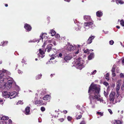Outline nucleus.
<instances>
[{"label":"nucleus","instance_id":"1","mask_svg":"<svg viewBox=\"0 0 124 124\" xmlns=\"http://www.w3.org/2000/svg\"><path fill=\"white\" fill-rule=\"evenodd\" d=\"M100 88L96 85H91L89 88L88 92L89 93L90 103L93 105L92 106L93 108L95 107V104H98L99 102L100 103H106L100 95Z\"/></svg>","mask_w":124,"mask_h":124},{"label":"nucleus","instance_id":"2","mask_svg":"<svg viewBox=\"0 0 124 124\" xmlns=\"http://www.w3.org/2000/svg\"><path fill=\"white\" fill-rule=\"evenodd\" d=\"M84 19L88 22L85 23L84 24L85 28L87 29L89 28L93 29L95 28V26L93 23V22L92 21L91 17L89 16H84Z\"/></svg>","mask_w":124,"mask_h":124},{"label":"nucleus","instance_id":"3","mask_svg":"<svg viewBox=\"0 0 124 124\" xmlns=\"http://www.w3.org/2000/svg\"><path fill=\"white\" fill-rule=\"evenodd\" d=\"M80 58H79L78 59H76L73 62L74 65L76 66L78 65V68L81 70L83 68L85 67V65H83L84 62V61L82 60L81 62Z\"/></svg>","mask_w":124,"mask_h":124},{"label":"nucleus","instance_id":"4","mask_svg":"<svg viewBox=\"0 0 124 124\" xmlns=\"http://www.w3.org/2000/svg\"><path fill=\"white\" fill-rule=\"evenodd\" d=\"M7 71L4 70H0V82L2 83L3 82H5L8 79V77L5 75V73Z\"/></svg>","mask_w":124,"mask_h":124},{"label":"nucleus","instance_id":"5","mask_svg":"<svg viewBox=\"0 0 124 124\" xmlns=\"http://www.w3.org/2000/svg\"><path fill=\"white\" fill-rule=\"evenodd\" d=\"M67 42V44H66L67 46V50L69 51H71L74 50L76 48V46H73L72 45L70 44L69 42H67V41L65 40L64 41V42Z\"/></svg>","mask_w":124,"mask_h":124},{"label":"nucleus","instance_id":"6","mask_svg":"<svg viewBox=\"0 0 124 124\" xmlns=\"http://www.w3.org/2000/svg\"><path fill=\"white\" fill-rule=\"evenodd\" d=\"M13 82V79L12 78L9 80L7 82L6 85H5L4 86L5 87V88L7 89H10L11 87L12 84Z\"/></svg>","mask_w":124,"mask_h":124},{"label":"nucleus","instance_id":"7","mask_svg":"<svg viewBox=\"0 0 124 124\" xmlns=\"http://www.w3.org/2000/svg\"><path fill=\"white\" fill-rule=\"evenodd\" d=\"M116 93L115 92H111L110 94L109 99L112 102H114L116 97Z\"/></svg>","mask_w":124,"mask_h":124},{"label":"nucleus","instance_id":"8","mask_svg":"<svg viewBox=\"0 0 124 124\" xmlns=\"http://www.w3.org/2000/svg\"><path fill=\"white\" fill-rule=\"evenodd\" d=\"M9 98L10 99L14 98L15 97L18 96L17 93L16 92H13L11 93L9 92Z\"/></svg>","mask_w":124,"mask_h":124},{"label":"nucleus","instance_id":"9","mask_svg":"<svg viewBox=\"0 0 124 124\" xmlns=\"http://www.w3.org/2000/svg\"><path fill=\"white\" fill-rule=\"evenodd\" d=\"M52 45L51 44L48 45L45 49L46 51L47 50L48 52H49L51 51H52V50H53V48L52 47Z\"/></svg>","mask_w":124,"mask_h":124},{"label":"nucleus","instance_id":"10","mask_svg":"<svg viewBox=\"0 0 124 124\" xmlns=\"http://www.w3.org/2000/svg\"><path fill=\"white\" fill-rule=\"evenodd\" d=\"M72 57L71 55H67L66 56H64V60L66 62H67L68 61L71 60Z\"/></svg>","mask_w":124,"mask_h":124},{"label":"nucleus","instance_id":"11","mask_svg":"<svg viewBox=\"0 0 124 124\" xmlns=\"http://www.w3.org/2000/svg\"><path fill=\"white\" fill-rule=\"evenodd\" d=\"M74 23L76 24V23L77 24V25L78 27V28L76 26V28H75V30H76V31H78L79 30H80V29L81 28V24L80 23H79V22H78V21H74Z\"/></svg>","mask_w":124,"mask_h":124},{"label":"nucleus","instance_id":"12","mask_svg":"<svg viewBox=\"0 0 124 124\" xmlns=\"http://www.w3.org/2000/svg\"><path fill=\"white\" fill-rule=\"evenodd\" d=\"M24 27L27 30V31H30L31 29V26L27 23H26L25 24Z\"/></svg>","mask_w":124,"mask_h":124},{"label":"nucleus","instance_id":"13","mask_svg":"<svg viewBox=\"0 0 124 124\" xmlns=\"http://www.w3.org/2000/svg\"><path fill=\"white\" fill-rule=\"evenodd\" d=\"M2 95L5 98H9V92L8 93L7 91H4L2 92Z\"/></svg>","mask_w":124,"mask_h":124},{"label":"nucleus","instance_id":"14","mask_svg":"<svg viewBox=\"0 0 124 124\" xmlns=\"http://www.w3.org/2000/svg\"><path fill=\"white\" fill-rule=\"evenodd\" d=\"M94 38L95 36H93L90 37L87 41V44H90L92 42V40L94 39Z\"/></svg>","mask_w":124,"mask_h":124},{"label":"nucleus","instance_id":"15","mask_svg":"<svg viewBox=\"0 0 124 124\" xmlns=\"http://www.w3.org/2000/svg\"><path fill=\"white\" fill-rule=\"evenodd\" d=\"M30 107H27L26 108L25 112V114L28 115L30 114Z\"/></svg>","mask_w":124,"mask_h":124},{"label":"nucleus","instance_id":"16","mask_svg":"<svg viewBox=\"0 0 124 124\" xmlns=\"http://www.w3.org/2000/svg\"><path fill=\"white\" fill-rule=\"evenodd\" d=\"M51 98V96L49 95H47L43 97L44 100H49Z\"/></svg>","mask_w":124,"mask_h":124},{"label":"nucleus","instance_id":"17","mask_svg":"<svg viewBox=\"0 0 124 124\" xmlns=\"http://www.w3.org/2000/svg\"><path fill=\"white\" fill-rule=\"evenodd\" d=\"M45 36V33L41 35L40 36V38L38 40V42H39L40 41L41 42L43 41V39L44 38V37Z\"/></svg>","mask_w":124,"mask_h":124},{"label":"nucleus","instance_id":"18","mask_svg":"<svg viewBox=\"0 0 124 124\" xmlns=\"http://www.w3.org/2000/svg\"><path fill=\"white\" fill-rule=\"evenodd\" d=\"M115 0L116 3L117 4L119 3L121 4H122L124 3V2L123 1L121 0H112L111 1L114 2L115 1Z\"/></svg>","mask_w":124,"mask_h":124},{"label":"nucleus","instance_id":"19","mask_svg":"<svg viewBox=\"0 0 124 124\" xmlns=\"http://www.w3.org/2000/svg\"><path fill=\"white\" fill-rule=\"evenodd\" d=\"M112 122L113 124H121V121L119 120H114Z\"/></svg>","mask_w":124,"mask_h":124},{"label":"nucleus","instance_id":"20","mask_svg":"<svg viewBox=\"0 0 124 124\" xmlns=\"http://www.w3.org/2000/svg\"><path fill=\"white\" fill-rule=\"evenodd\" d=\"M118 84H116V92L119 91V89L120 88V86L119 85V81H117Z\"/></svg>","mask_w":124,"mask_h":124},{"label":"nucleus","instance_id":"21","mask_svg":"<svg viewBox=\"0 0 124 124\" xmlns=\"http://www.w3.org/2000/svg\"><path fill=\"white\" fill-rule=\"evenodd\" d=\"M39 53L41 55V57L42 58L44 56V52L43 51V50H42L41 49H39Z\"/></svg>","mask_w":124,"mask_h":124},{"label":"nucleus","instance_id":"22","mask_svg":"<svg viewBox=\"0 0 124 124\" xmlns=\"http://www.w3.org/2000/svg\"><path fill=\"white\" fill-rule=\"evenodd\" d=\"M42 101H43L42 100H37L36 101H35V104H39L40 105H43Z\"/></svg>","mask_w":124,"mask_h":124},{"label":"nucleus","instance_id":"23","mask_svg":"<svg viewBox=\"0 0 124 124\" xmlns=\"http://www.w3.org/2000/svg\"><path fill=\"white\" fill-rule=\"evenodd\" d=\"M96 15L97 16L100 17L102 15V13L100 11H99L96 12Z\"/></svg>","mask_w":124,"mask_h":124},{"label":"nucleus","instance_id":"24","mask_svg":"<svg viewBox=\"0 0 124 124\" xmlns=\"http://www.w3.org/2000/svg\"><path fill=\"white\" fill-rule=\"evenodd\" d=\"M94 57V54L93 53H91L90 55L88 56V58L89 60H91Z\"/></svg>","mask_w":124,"mask_h":124},{"label":"nucleus","instance_id":"25","mask_svg":"<svg viewBox=\"0 0 124 124\" xmlns=\"http://www.w3.org/2000/svg\"><path fill=\"white\" fill-rule=\"evenodd\" d=\"M9 117L6 116H2L1 118V120H5L8 119Z\"/></svg>","mask_w":124,"mask_h":124},{"label":"nucleus","instance_id":"26","mask_svg":"<svg viewBox=\"0 0 124 124\" xmlns=\"http://www.w3.org/2000/svg\"><path fill=\"white\" fill-rule=\"evenodd\" d=\"M57 55L56 54H52V55H51L50 56L52 57L50 59V60H53L54 59V57H57Z\"/></svg>","mask_w":124,"mask_h":124},{"label":"nucleus","instance_id":"27","mask_svg":"<svg viewBox=\"0 0 124 124\" xmlns=\"http://www.w3.org/2000/svg\"><path fill=\"white\" fill-rule=\"evenodd\" d=\"M50 33L51 34V36H53L55 34V32L53 30H51L50 32Z\"/></svg>","mask_w":124,"mask_h":124},{"label":"nucleus","instance_id":"28","mask_svg":"<svg viewBox=\"0 0 124 124\" xmlns=\"http://www.w3.org/2000/svg\"><path fill=\"white\" fill-rule=\"evenodd\" d=\"M42 76V74H40L38 75L36 77V79L39 80V79H40L41 78Z\"/></svg>","mask_w":124,"mask_h":124},{"label":"nucleus","instance_id":"29","mask_svg":"<svg viewBox=\"0 0 124 124\" xmlns=\"http://www.w3.org/2000/svg\"><path fill=\"white\" fill-rule=\"evenodd\" d=\"M8 43V41H3V43H1V44H0V45L1 46H5L6 44H7Z\"/></svg>","mask_w":124,"mask_h":124},{"label":"nucleus","instance_id":"30","mask_svg":"<svg viewBox=\"0 0 124 124\" xmlns=\"http://www.w3.org/2000/svg\"><path fill=\"white\" fill-rule=\"evenodd\" d=\"M121 25L123 26L124 27V21L123 20H121L120 21Z\"/></svg>","mask_w":124,"mask_h":124},{"label":"nucleus","instance_id":"31","mask_svg":"<svg viewBox=\"0 0 124 124\" xmlns=\"http://www.w3.org/2000/svg\"><path fill=\"white\" fill-rule=\"evenodd\" d=\"M58 111H57L56 110H55L54 111V114L53 115V116L54 117V118L56 117H58V116H57V115H56V113Z\"/></svg>","mask_w":124,"mask_h":124},{"label":"nucleus","instance_id":"32","mask_svg":"<svg viewBox=\"0 0 124 124\" xmlns=\"http://www.w3.org/2000/svg\"><path fill=\"white\" fill-rule=\"evenodd\" d=\"M116 67V65H114L112 68V69L111 70V71L112 72H115V68Z\"/></svg>","mask_w":124,"mask_h":124},{"label":"nucleus","instance_id":"33","mask_svg":"<svg viewBox=\"0 0 124 124\" xmlns=\"http://www.w3.org/2000/svg\"><path fill=\"white\" fill-rule=\"evenodd\" d=\"M97 113L99 115H100L101 116H102L103 115V112H97Z\"/></svg>","mask_w":124,"mask_h":124},{"label":"nucleus","instance_id":"34","mask_svg":"<svg viewBox=\"0 0 124 124\" xmlns=\"http://www.w3.org/2000/svg\"><path fill=\"white\" fill-rule=\"evenodd\" d=\"M72 119V117L69 116H68L67 117V119L69 121H70Z\"/></svg>","mask_w":124,"mask_h":124},{"label":"nucleus","instance_id":"35","mask_svg":"<svg viewBox=\"0 0 124 124\" xmlns=\"http://www.w3.org/2000/svg\"><path fill=\"white\" fill-rule=\"evenodd\" d=\"M97 71L96 70H94L93 71V72L91 73V75H94L96 73Z\"/></svg>","mask_w":124,"mask_h":124},{"label":"nucleus","instance_id":"36","mask_svg":"<svg viewBox=\"0 0 124 124\" xmlns=\"http://www.w3.org/2000/svg\"><path fill=\"white\" fill-rule=\"evenodd\" d=\"M114 43V41L112 40H111L109 41V44L110 45H112Z\"/></svg>","mask_w":124,"mask_h":124},{"label":"nucleus","instance_id":"37","mask_svg":"<svg viewBox=\"0 0 124 124\" xmlns=\"http://www.w3.org/2000/svg\"><path fill=\"white\" fill-rule=\"evenodd\" d=\"M90 51V50L89 51L88 49H86V50L84 51V52L85 53H88V54Z\"/></svg>","mask_w":124,"mask_h":124},{"label":"nucleus","instance_id":"38","mask_svg":"<svg viewBox=\"0 0 124 124\" xmlns=\"http://www.w3.org/2000/svg\"><path fill=\"white\" fill-rule=\"evenodd\" d=\"M23 104L22 102L21 101H18V102H17V104Z\"/></svg>","mask_w":124,"mask_h":124},{"label":"nucleus","instance_id":"39","mask_svg":"<svg viewBox=\"0 0 124 124\" xmlns=\"http://www.w3.org/2000/svg\"><path fill=\"white\" fill-rule=\"evenodd\" d=\"M103 84L106 86H107L108 85V83L106 82H104L103 83Z\"/></svg>","mask_w":124,"mask_h":124},{"label":"nucleus","instance_id":"40","mask_svg":"<svg viewBox=\"0 0 124 124\" xmlns=\"http://www.w3.org/2000/svg\"><path fill=\"white\" fill-rule=\"evenodd\" d=\"M45 108L44 107H42L41 108V110L42 111H44L45 110Z\"/></svg>","mask_w":124,"mask_h":124},{"label":"nucleus","instance_id":"41","mask_svg":"<svg viewBox=\"0 0 124 124\" xmlns=\"http://www.w3.org/2000/svg\"><path fill=\"white\" fill-rule=\"evenodd\" d=\"M104 94L105 96L106 97H107V96H108V94L105 91H104Z\"/></svg>","mask_w":124,"mask_h":124},{"label":"nucleus","instance_id":"42","mask_svg":"<svg viewBox=\"0 0 124 124\" xmlns=\"http://www.w3.org/2000/svg\"><path fill=\"white\" fill-rule=\"evenodd\" d=\"M82 116L81 115H78V116L77 117V119H80L81 117Z\"/></svg>","mask_w":124,"mask_h":124},{"label":"nucleus","instance_id":"43","mask_svg":"<svg viewBox=\"0 0 124 124\" xmlns=\"http://www.w3.org/2000/svg\"><path fill=\"white\" fill-rule=\"evenodd\" d=\"M55 36L56 38L58 39L60 37L59 35L58 34H55Z\"/></svg>","mask_w":124,"mask_h":124},{"label":"nucleus","instance_id":"44","mask_svg":"<svg viewBox=\"0 0 124 124\" xmlns=\"http://www.w3.org/2000/svg\"><path fill=\"white\" fill-rule=\"evenodd\" d=\"M46 42H47V43H50L52 42V40H47L46 41Z\"/></svg>","mask_w":124,"mask_h":124},{"label":"nucleus","instance_id":"45","mask_svg":"<svg viewBox=\"0 0 124 124\" xmlns=\"http://www.w3.org/2000/svg\"><path fill=\"white\" fill-rule=\"evenodd\" d=\"M47 44V42H46V41L43 44V45H42V47H44Z\"/></svg>","mask_w":124,"mask_h":124},{"label":"nucleus","instance_id":"46","mask_svg":"<svg viewBox=\"0 0 124 124\" xmlns=\"http://www.w3.org/2000/svg\"><path fill=\"white\" fill-rule=\"evenodd\" d=\"M46 93V92L44 90H42V91L41 92V95H43L45 94Z\"/></svg>","mask_w":124,"mask_h":124},{"label":"nucleus","instance_id":"47","mask_svg":"<svg viewBox=\"0 0 124 124\" xmlns=\"http://www.w3.org/2000/svg\"><path fill=\"white\" fill-rule=\"evenodd\" d=\"M120 77L121 78H124V75L122 73L120 74Z\"/></svg>","mask_w":124,"mask_h":124},{"label":"nucleus","instance_id":"48","mask_svg":"<svg viewBox=\"0 0 124 124\" xmlns=\"http://www.w3.org/2000/svg\"><path fill=\"white\" fill-rule=\"evenodd\" d=\"M12 122V121L11 119H9L8 121V124H10Z\"/></svg>","mask_w":124,"mask_h":124},{"label":"nucleus","instance_id":"49","mask_svg":"<svg viewBox=\"0 0 124 124\" xmlns=\"http://www.w3.org/2000/svg\"><path fill=\"white\" fill-rule=\"evenodd\" d=\"M16 88L17 90H18V91H19L20 90V89L19 88V87L17 86H16Z\"/></svg>","mask_w":124,"mask_h":124},{"label":"nucleus","instance_id":"50","mask_svg":"<svg viewBox=\"0 0 124 124\" xmlns=\"http://www.w3.org/2000/svg\"><path fill=\"white\" fill-rule=\"evenodd\" d=\"M108 111L111 114H112L113 113L111 109H108Z\"/></svg>","mask_w":124,"mask_h":124},{"label":"nucleus","instance_id":"51","mask_svg":"<svg viewBox=\"0 0 124 124\" xmlns=\"http://www.w3.org/2000/svg\"><path fill=\"white\" fill-rule=\"evenodd\" d=\"M115 72H112V75L114 77H115L116 76V74Z\"/></svg>","mask_w":124,"mask_h":124},{"label":"nucleus","instance_id":"52","mask_svg":"<svg viewBox=\"0 0 124 124\" xmlns=\"http://www.w3.org/2000/svg\"><path fill=\"white\" fill-rule=\"evenodd\" d=\"M62 56V54L61 53H60L59 54L58 56L57 55V56H58V57H61Z\"/></svg>","mask_w":124,"mask_h":124},{"label":"nucleus","instance_id":"53","mask_svg":"<svg viewBox=\"0 0 124 124\" xmlns=\"http://www.w3.org/2000/svg\"><path fill=\"white\" fill-rule=\"evenodd\" d=\"M117 92V94H116V96L117 97H118L119 95V92L117 91L116 92Z\"/></svg>","mask_w":124,"mask_h":124},{"label":"nucleus","instance_id":"54","mask_svg":"<svg viewBox=\"0 0 124 124\" xmlns=\"http://www.w3.org/2000/svg\"><path fill=\"white\" fill-rule=\"evenodd\" d=\"M52 51H53L54 53H56V51L55 50V49L54 48H53V50H52Z\"/></svg>","mask_w":124,"mask_h":124},{"label":"nucleus","instance_id":"55","mask_svg":"<svg viewBox=\"0 0 124 124\" xmlns=\"http://www.w3.org/2000/svg\"><path fill=\"white\" fill-rule=\"evenodd\" d=\"M3 101V100H2L1 99L0 100V104H2L3 103L2 102Z\"/></svg>","mask_w":124,"mask_h":124},{"label":"nucleus","instance_id":"56","mask_svg":"<svg viewBox=\"0 0 124 124\" xmlns=\"http://www.w3.org/2000/svg\"><path fill=\"white\" fill-rule=\"evenodd\" d=\"M18 73L19 74H21L22 73V71H21L20 70H18Z\"/></svg>","mask_w":124,"mask_h":124},{"label":"nucleus","instance_id":"57","mask_svg":"<svg viewBox=\"0 0 124 124\" xmlns=\"http://www.w3.org/2000/svg\"><path fill=\"white\" fill-rule=\"evenodd\" d=\"M80 124H85V123L84 121H83L80 123Z\"/></svg>","mask_w":124,"mask_h":124},{"label":"nucleus","instance_id":"58","mask_svg":"<svg viewBox=\"0 0 124 124\" xmlns=\"http://www.w3.org/2000/svg\"><path fill=\"white\" fill-rule=\"evenodd\" d=\"M40 118H39L38 119V122L39 123H40L41 122L42 120H41L40 119Z\"/></svg>","mask_w":124,"mask_h":124},{"label":"nucleus","instance_id":"59","mask_svg":"<svg viewBox=\"0 0 124 124\" xmlns=\"http://www.w3.org/2000/svg\"><path fill=\"white\" fill-rule=\"evenodd\" d=\"M25 61L24 59H22V63H24Z\"/></svg>","mask_w":124,"mask_h":124},{"label":"nucleus","instance_id":"60","mask_svg":"<svg viewBox=\"0 0 124 124\" xmlns=\"http://www.w3.org/2000/svg\"><path fill=\"white\" fill-rule=\"evenodd\" d=\"M124 87V85L123 84V85L121 86V89L123 90L124 89H123V88Z\"/></svg>","mask_w":124,"mask_h":124},{"label":"nucleus","instance_id":"61","mask_svg":"<svg viewBox=\"0 0 124 124\" xmlns=\"http://www.w3.org/2000/svg\"><path fill=\"white\" fill-rule=\"evenodd\" d=\"M67 111L66 110H64L63 111V112L64 114H66L67 113Z\"/></svg>","mask_w":124,"mask_h":124},{"label":"nucleus","instance_id":"62","mask_svg":"<svg viewBox=\"0 0 124 124\" xmlns=\"http://www.w3.org/2000/svg\"><path fill=\"white\" fill-rule=\"evenodd\" d=\"M79 53V50L78 49L77 51L75 52L76 54H78Z\"/></svg>","mask_w":124,"mask_h":124},{"label":"nucleus","instance_id":"63","mask_svg":"<svg viewBox=\"0 0 124 124\" xmlns=\"http://www.w3.org/2000/svg\"><path fill=\"white\" fill-rule=\"evenodd\" d=\"M108 73H107L106 75V77L108 78Z\"/></svg>","mask_w":124,"mask_h":124},{"label":"nucleus","instance_id":"64","mask_svg":"<svg viewBox=\"0 0 124 124\" xmlns=\"http://www.w3.org/2000/svg\"><path fill=\"white\" fill-rule=\"evenodd\" d=\"M122 63H124V58H123L122 61Z\"/></svg>","mask_w":124,"mask_h":124}]
</instances>
